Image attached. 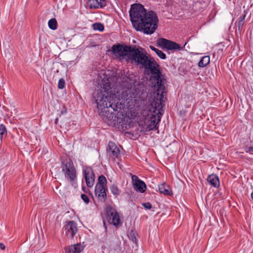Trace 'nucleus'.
<instances>
[{
    "instance_id": "f257e3e1",
    "label": "nucleus",
    "mask_w": 253,
    "mask_h": 253,
    "mask_svg": "<svg viewBox=\"0 0 253 253\" xmlns=\"http://www.w3.org/2000/svg\"><path fill=\"white\" fill-rule=\"evenodd\" d=\"M121 80V89L117 92L120 98L109 91L111 89V84L109 78L106 81L102 80L100 88L96 90L93 95L99 110L103 112H110L117 118L123 116L125 107L130 109L138 107L141 101L140 91L135 86L134 80L126 76Z\"/></svg>"
},
{
    "instance_id": "f03ea898",
    "label": "nucleus",
    "mask_w": 253,
    "mask_h": 253,
    "mask_svg": "<svg viewBox=\"0 0 253 253\" xmlns=\"http://www.w3.org/2000/svg\"><path fill=\"white\" fill-rule=\"evenodd\" d=\"M141 68H144V73L145 75H150V85L152 87H157L156 93L157 96H155L154 100L151 103V106L154 108V113L158 111L157 116L155 113H151L149 119L146 121V131L158 129V123L161 120V111L163 110V103L165 101L166 95L165 86L164 85V79L160 71L159 64H141Z\"/></svg>"
},
{
    "instance_id": "7ed1b4c3",
    "label": "nucleus",
    "mask_w": 253,
    "mask_h": 253,
    "mask_svg": "<svg viewBox=\"0 0 253 253\" xmlns=\"http://www.w3.org/2000/svg\"><path fill=\"white\" fill-rule=\"evenodd\" d=\"M130 21L134 29L146 35H152L158 28L157 14L153 11H147L139 3L131 5L129 10Z\"/></svg>"
},
{
    "instance_id": "20e7f679",
    "label": "nucleus",
    "mask_w": 253,
    "mask_h": 253,
    "mask_svg": "<svg viewBox=\"0 0 253 253\" xmlns=\"http://www.w3.org/2000/svg\"><path fill=\"white\" fill-rule=\"evenodd\" d=\"M113 55L120 60L135 63H156L154 59L141 47L117 44L111 47Z\"/></svg>"
},
{
    "instance_id": "39448f33",
    "label": "nucleus",
    "mask_w": 253,
    "mask_h": 253,
    "mask_svg": "<svg viewBox=\"0 0 253 253\" xmlns=\"http://www.w3.org/2000/svg\"><path fill=\"white\" fill-rule=\"evenodd\" d=\"M61 168L64 173L65 178L73 185L77 178L75 168L71 160L64 161L62 162Z\"/></svg>"
},
{
    "instance_id": "423d86ee",
    "label": "nucleus",
    "mask_w": 253,
    "mask_h": 253,
    "mask_svg": "<svg viewBox=\"0 0 253 253\" xmlns=\"http://www.w3.org/2000/svg\"><path fill=\"white\" fill-rule=\"evenodd\" d=\"M157 44L162 47L169 50L180 51L183 48L179 44L164 38L159 39L157 41Z\"/></svg>"
},
{
    "instance_id": "0eeeda50",
    "label": "nucleus",
    "mask_w": 253,
    "mask_h": 253,
    "mask_svg": "<svg viewBox=\"0 0 253 253\" xmlns=\"http://www.w3.org/2000/svg\"><path fill=\"white\" fill-rule=\"evenodd\" d=\"M106 212L109 223L116 226L121 224L119 214L115 209L111 207H108L106 209Z\"/></svg>"
},
{
    "instance_id": "6e6552de",
    "label": "nucleus",
    "mask_w": 253,
    "mask_h": 253,
    "mask_svg": "<svg viewBox=\"0 0 253 253\" xmlns=\"http://www.w3.org/2000/svg\"><path fill=\"white\" fill-rule=\"evenodd\" d=\"M130 175L134 189L139 193H144L146 189V185L145 182L140 180L136 175H132L131 173Z\"/></svg>"
},
{
    "instance_id": "1a4fd4ad",
    "label": "nucleus",
    "mask_w": 253,
    "mask_h": 253,
    "mask_svg": "<svg viewBox=\"0 0 253 253\" xmlns=\"http://www.w3.org/2000/svg\"><path fill=\"white\" fill-rule=\"evenodd\" d=\"M84 174L86 185L88 187H92L95 181V176L93 170L90 167H86L84 169Z\"/></svg>"
},
{
    "instance_id": "9d476101",
    "label": "nucleus",
    "mask_w": 253,
    "mask_h": 253,
    "mask_svg": "<svg viewBox=\"0 0 253 253\" xmlns=\"http://www.w3.org/2000/svg\"><path fill=\"white\" fill-rule=\"evenodd\" d=\"M66 235L70 238H73L78 231L77 223L73 221H69L65 226Z\"/></svg>"
},
{
    "instance_id": "9b49d317",
    "label": "nucleus",
    "mask_w": 253,
    "mask_h": 253,
    "mask_svg": "<svg viewBox=\"0 0 253 253\" xmlns=\"http://www.w3.org/2000/svg\"><path fill=\"white\" fill-rule=\"evenodd\" d=\"M95 194L96 196L98 198L99 200L101 201L102 202L105 201L107 198V195L105 186H103L100 184H96L95 189Z\"/></svg>"
},
{
    "instance_id": "f8f14e48",
    "label": "nucleus",
    "mask_w": 253,
    "mask_h": 253,
    "mask_svg": "<svg viewBox=\"0 0 253 253\" xmlns=\"http://www.w3.org/2000/svg\"><path fill=\"white\" fill-rule=\"evenodd\" d=\"M109 149H107L109 155L113 159L117 158L120 154V149L117 146L112 142H109L108 143Z\"/></svg>"
},
{
    "instance_id": "ddd939ff",
    "label": "nucleus",
    "mask_w": 253,
    "mask_h": 253,
    "mask_svg": "<svg viewBox=\"0 0 253 253\" xmlns=\"http://www.w3.org/2000/svg\"><path fill=\"white\" fill-rule=\"evenodd\" d=\"M88 5L90 8L97 9L106 5V0H88Z\"/></svg>"
},
{
    "instance_id": "4468645a",
    "label": "nucleus",
    "mask_w": 253,
    "mask_h": 253,
    "mask_svg": "<svg viewBox=\"0 0 253 253\" xmlns=\"http://www.w3.org/2000/svg\"><path fill=\"white\" fill-rule=\"evenodd\" d=\"M84 247L80 243L66 248V253H80L83 251Z\"/></svg>"
},
{
    "instance_id": "2eb2a0df",
    "label": "nucleus",
    "mask_w": 253,
    "mask_h": 253,
    "mask_svg": "<svg viewBox=\"0 0 253 253\" xmlns=\"http://www.w3.org/2000/svg\"><path fill=\"white\" fill-rule=\"evenodd\" d=\"M207 181L211 186L214 187H218L219 186L220 183L218 177L215 174L209 175L207 178Z\"/></svg>"
},
{
    "instance_id": "dca6fc26",
    "label": "nucleus",
    "mask_w": 253,
    "mask_h": 253,
    "mask_svg": "<svg viewBox=\"0 0 253 253\" xmlns=\"http://www.w3.org/2000/svg\"><path fill=\"white\" fill-rule=\"evenodd\" d=\"M159 190L161 193L165 195H170L171 194V190L169 185L163 183L159 185Z\"/></svg>"
},
{
    "instance_id": "f3484780",
    "label": "nucleus",
    "mask_w": 253,
    "mask_h": 253,
    "mask_svg": "<svg viewBox=\"0 0 253 253\" xmlns=\"http://www.w3.org/2000/svg\"><path fill=\"white\" fill-rule=\"evenodd\" d=\"M200 54L201 53H191V62H195L198 63L200 60Z\"/></svg>"
},
{
    "instance_id": "a211bd4d",
    "label": "nucleus",
    "mask_w": 253,
    "mask_h": 253,
    "mask_svg": "<svg viewBox=\"0 0 253 253\" xmlns=\"http://www.w3.org/2000/svg\"><path fill=\"white\" fill-rule=\"evenodd\" d=\"M48 25L50 29L54 30L57 29V21L55 18L50 19L48 21Z\"/></svg>"
},
{
    "instance_id": "6ab92c4d",
    "label": "nucleus",
    "mask_w": 253,
    "mask_h": 253,
    "mask_svg": "<svg viewBox=\"0 0 253 253\" xmlns=\"http://www.w3.org/2000/svg\"><path fill=\"white\" fill-rule=\"evenodd\" d=\"M210 57L209 55L203 56L202 54H200V60L198 63H210Z\"/></svg>"
},
{
    "instance_id": "aec40b11",
    "label": "nucleus",
    "mask_w": 253,
    "mask_h": 253,
    "mask_svg": "<svg viewBox=\"0 0 253 253\" xmlns=\"http://www.w3.org/2000/svg\"><path fill=\"white\" fill-rule=\"evenodd\" d=\"M107 183V179L106 177L103 175H101L99 176L98 179V182L96 184H100L103 186H105Z\"/></svg>"
},
{
    "instance_id": "412c9836",
    "label": "nucleus",
    "mask_w": 253,
    "mask_h": 253,
    "mask_svg": "<svg viewBox=\"0 0 253 253\" xmlns=\"http://www.w3.org/2000/svg\"><path fill=\"white\" fill-rule=\"evenodd\" d=\"M92 27L94 30H98L102 32L104 30V26L100 23H95L92 25Z\"/></svg>"
},
{
    "instance_id": "4be33fe9",
    "label": "nucleus",
    "mask_w": 253,
    "mask_h": 253,
    "mask_svg": "<svg viewBox=\"0 0 253 253\" xmlns=\"http://www.w3.org/2000/svg\"><path fill=\"white\" fill-rule=\"evenodd\" d=\"M110 189L113 195L115 196L119 195L120 190H119L117 186L115 185V184H113L110 187Z\"/></svg>"
},
{
    "instance_id": "5701e85b",
    "label": "nucleus",
    "mask_w": 253,
    "mask_h": 253,
    "mask_svg": "<svg viewBox=\"0 0 253 253\" xmlns=\"http://www.w3.org/2000/svg\"><path fill=\"white\" fill-rule=\"evenodd\" d=\"M136 233L135 231H133V230H132L129 235H128V237L133 242H134V243H136V242H137V239H136Z\"/></svg>"
},
{
    "instance_id": "b1692460",
    "label": "nucleus",
    "mask_w": 253,
    "mask_h": 253,
    "mask_svg": "<svg viewBox=\"0 0 253 253\" xmlns=\"http://www.w3.org/2000/svg\"><path fill=\"white\" fill-rule=\"evenodd\" d=\"M6 134V129L4 125H0V139H1L4 134Z\"/></svg>"
},
{
    "instance_id": "393cba45",
    "label": "nucleus",
    "mask_w": 253,
    "mask_h": 253,
    "mask_svg": "<svg viewBox=\"0 0 253 253\" xmlns=\"http://www.w3.org/2000/svg\"><path fill=\"white\" fill-rule=\"evenodd\" d=\"M65 80L62 78L60 79L59 80L58 83V88L61 89L64 88L65 87Z\"/></svg>"
},
{
    "instance_id": "a878e982",
    "label": "nucleus",
    "mask_w": 253,
    "mask_h": 253,
    "mask_svg": "<svg viewBox=\"0 0 253 253\" xmlns=\"http://www.w3.org/2000/svg\"><path fill=\"white\" fill-rule=\"evenodd\" d=\"M157 55L161 59H164L166 58V54L161 50H157Z\"/></svg>"
},
{
    "instance_id": "bb28decb",
    "label": "nucleus",
    "mask_w": 253,
    "mask_h": 253,
    "mask_svg": "<svg viewBox=\"0 0 253 253\" xmlns=\"http://www.w3.org/2000/svg\"><path fill=\"white\" fill-rule=\"evenodd\" d=\"M82 199L84 202L85 204H88L89 202V199L87 196L84 194L81 195Z\"/></svg>"
},
{
    "instance_id": "cd10ccee",
    "label": "nucleus",
    "mask_w": 253,
    "mask_h": 253,
    "mask_svg": "<svg viewBox=\"0 0 253 253\" xmlns=\"http://www.w3.org/2000/svg\"><path fill=\"white\" fill-rule=\"evenodd\" d=\"M245 151L247 153L253 154V147H246L245 148Z\"/></svg>"
},
{
    "instance_id": "c85d7f7f",
    "label": "nucleus",
    "mask_w": 253,
    "mask_h": 253,
    "mask_svg": "<svg viewBox=\"0 0 253 253\" xmlns=\"http://www.w3.org/2000/svg\"><path fill=\"white\" fill-rule=\"evenodd\" d=\"M142 205L146 209H150L152 208L151 204L149 202L143 203Z\"/></svg>"
},
{
    "instance_id": "c756f323",
    "label": "nucleus",
    "mask_w": 253,
    "mask_h": 253,
    "mask_svg": "<svg viewBox=\"0 0 253 253\" xmlns=\"http://www.w3.org/2000/svg\"><path fill=\"white\" fill-rule=\"evenodd\" d=\"M245 17H246V15H244L243 16H242L241 18V19H240V21H239V23H238V25H239V27L242 26L243 25L244 21L245 20Z\"/></svg>"
},
{
    "instance_id": "7c9ffc66",
    "label": "nucleus",
    "mask_w": 253,
    "mask_h": 253,
    "mask_svg": "<svg viewBox=\"0 0 253 253\" xmlns=\"http://www.w3.org/2000/svg\"><path fill=\"white\" fill-rule=\"evenodd\" d=\"M0 248L1 250H4L5 249V246L3 243H0Z\"/></svg>"
},
{
    "instance_id": "2f4dec72",
    "label": "nucleus",
    "mask_w": 253,
    "mask_h": 253,
    "mask_svg": "<svg viewBox=\"0 0 253 253\" xmlns=\"http://www.w3.org/2000/svg\"><path fill=\"white\" fill-rule=\"evenodd\" d=\"M150 48L153 51H154L156 53L157 52V50H159L158 49L155 48L153 46H150Z\"/></svg>"
},
{
    "instance_id": "473e14b6",
    "label": "nucleus",
    "mask_w": 253,
    "mask_h": 253,
    "mask_svg": "<svg viewBox=\"0 0 253 253\" xmlns=\"http://www.w3.org/2000/svg\"><path fill=\"white\" fill-rule=\"evenodd\" d=\"M208 64H198L199 67H205Z\"/></svg>"
},
{
    "instance_id": "72a5a7b5",
    "label": "nucleus",
    "mask_w": 253,
    "mask_h": 253,
    "mask_svg": "<svg viewBox=\"0 0 253 253\" xmlns=\"http://www.w3.org/2000/svg\"><path fill=\"white\" fill-rule=\"evenodd\" d=\"M251 197H252V199L253 200V192L251 194Z\"/></svg>"
},
{
    "instance_id": "f704fd0d",
    "label": "nucleus",
    "mask_w": 253,
    "mask_h": 253,
    "mask_svg": "<svg viewBox=\"0 0 253 253\" xmlns=\"http://www.w3.org/2000/svg\"><path fill=\"white\" fill-rule=\"evenodd\" d=\"M57 121H58V119H56L55 120V123H57Z\"/></svg>"
}]
</instances>
